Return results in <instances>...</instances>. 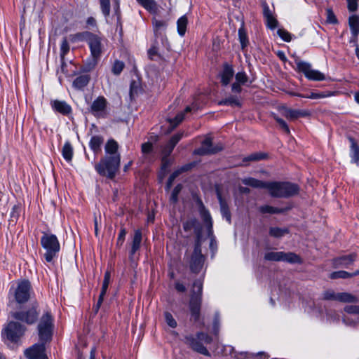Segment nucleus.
<instances>
[{
	"mask_svg": "<svg viewBox=\"0 0 359 359\" xmlns=\"http://www.w3.org/2000/svg\"><path fill=\"white\" fill-rule=\"evenodd\" d=\"M183 228L185 231L194 230L196 235L195 243L198 242V244H202V226L196 219H191L185 222Z\"/></svg>",
	"mask_w": 359,
	"mask_h": 359,
	"instance_id": "obj_14",
	"label": "nucleus"
},
{
	"mask_svg": "<svg viewBox=\"0 0 359 359\" xmlns=\"http://www.w3.org/2000/svg\"><path fill=\"white\" fill-rule=\"evenodd\" d=\"M327 21L328 22L332 23V24H335V23L337 22V20L335 15H334L332 11H330V10L327 11Z\"/></svg>",
	"mask_w": 359,
	"mask_h": 359,
	"instance_id": "obj_64",
	"label": "nucleus"
},
{
	"mask_svg": "<svg viewBox=\"0 0 359 359\" xmlns=\"http://www.w3.org/2000/svg\"><path fill=\"white\" fill-rule=\"evenodd\" d=\"M234 75V70L231 65L225 63L220 74L221 83L223 86H227Z\"/></svg>",
	"mask_w": 359,
	"mask_h": 359,
	"instance_id": "obj_20",
	"label": "nucleus"
},
{
	"mask_svg": "<svg viewBox=\"0 0 359 359\" xmlns=\"http://www.w3.org/2000/svg\"><path fill=\"white\" fill-rule=\"evenodd\" d=\"M174 148H175L174 147H171L170 143L168 142V144L163 147V149L162 150V153H163V156H169L170 155V154L172 153Z\"/></svg>",
	"mask_w": 359,
	"mask_h": 359,
	"instance_id": "obj_62",
	"label": "nucleus"
},
{
	"mask_svg": "<svg viewBox=\"0 0 359 359\" xmlns=\"http://www.w3.org/2000/svg\"><path fill=\"white\" fill-rule=\"evenodd\" d=\"M182 189V185L179 184H177L174 189L172 191L171 196H170V201L175 203L178 201V195L180 192L181 191Z\"/></svg>",
	"mask_w": 359,
	"mask_h": 359,
	"instance_id": "obj_53",
	"label": "nucleus"
},
{
	"mask_svg": "<svg viewBox=\"0 0 359 359\" xmlns=\"http://www.w3.org/2000/svg\"><path fill=\"white\" fill-rule=\"evenodd\" d=\"M201 304V299L200 298V297L191 296L189 303V307L191 316L192 318H194L195 321L198 320L200 316Z\"/></svg>",
	"mask_w": 359,
	"mask_h": 359,
	"instance_id": "obj_19",
	"label": "nucleus"
},
{
	"mask_svg": "<svg viewBox=\"0 0 359 359\" xmlns=\"http://www.w3.org/2000/svg\"><path fill=\"white\" fill-rule=\"evenodd\" d=\"M45 347L43 344H34L25 351L29 359H48L45 354Z\"/></svg>",
	"mask_w": 359,
	"mask_h": 359,
	"instance_id": "obj_15",
	"label": "nucleus"
},
{
	"mask_svg": "<svg viewBox=\"0 0 359 359\" xmlns=\"http://www.w3.org/2000/svg\"><path fill=\"white\" fill-rule=\"evenodd\" d=\"M126 233V229L121 228L116 241L117 246L121 247L123 244Z\"/></svg>",
	"mask_w": 359,
	"mask_h": 359,
	"instance_id": "obj_56",
	"label": "nucleus"
},
{
	"mask_svg": "<svg viewBox=\"0 0 359 359\" xmlns=\"http://www.w3.org/2000/svg\"><path fill=\"white\" fill-rule=\"evenodd\" d=\"M273 118L276 121V122L279 124L280 127L283 130V131L287 134H290V128H289L287 124L286 123V122L283 119L279 118L278 116H277L276 115L273 116Z\"/></svg>",
	"mask_w": 359,
	"mask_h": 359,
	"instance_id": "obj_54",
	"label": "nucleus"
},
{
	"mask_svg": "<svg viewBox=\"0 0 359 359\" xmlns=\"http://www.w3.org/2000/svg\"><path fill=\"white\" fill-rule=\"evenodd\" d=\"M180 175L179 174V172H177V170H175V172H173L170 176L169 177L168 180V182H167V185H166V187L168 189H169L172 184V182L173 181L175 180V178L177 177H178Z\"/></svg>",
	"mask_w": 359,
	"mask_h": 359,
	"instance_id": "obj_59",
	"label": "nucleus"
},
{
	"mask_svg": "<svg viewBox=\"0 0 359 359\" xmlns=\"http://www.w3.org/2000/svg\"><path fill=\"white\" fill-rule=\"evenodd\" d=\"M266 154L263 153H254L243 158V162L257 161L266 158Z\"/></svg>",
	"mask_w": 359,
	"mask_h": 359,
	"instance_id": "obj_46",
	"label": "nucleus"
},
{
	"mask_svg": "<svg viewBox=\"0 0 359 359\" xmlns=\"http://www.w3.org/2000/svg\"><path fill=\"white\" fill-rule=\"evenodd\" d=\"M153 145L151 142H145L142 144V151L143 154H149L151 151Z\"/></svg>",
	"mask_w": 359,
	"mask_h": 359,
	"instance_id": "obj_61",
	"label": "nucleus"
},
{
	"mask_svg": "<svg viewBox=\"0 0 359 359\" xmlns=\"http://www.w3.org/2000/svg\"><path fill=\"white\" fill-rule=\"evenodd\" d=\"M278 34L279 35V36L283 39L285 41H287V42H289L291 41V35L290 34L286 31L285 29H279L278 30Z\"/></svg>",
	"mask_w": 359,
	"mask_h": 359,
	"instance_id": "obj_55",
	"label": "nucleus"
},
{
	"mask_svg": "<svg viewBox=\"0 0 359 359\" xmlns=\"http://www.w3.org/2000/svg\"><path fill=\"white\" fill-rule=\"evenodd\" d=\"M69 50V46L66 39H64L60 46V57L61 60H65V56Z\"/></svg>",
	"mask_w": 359,
	"mask_h": 359,
	"instance_id": "obj_51",
	"label": "nucleus"
},
{
	"mask_svg": "<svg viewBox=\"0 0 359 359\" xmlns=\"http://www.w3.org/2000/svg\"><path fill=\"white\" fill-rule=\"evenodd\" d=\"M323 299L338 301L343 303H357L358 298L348 292H335L332 290H325L323 293Z\"/></svg>",
	"mask_w": 359,
	"mask_h": 359,
	"instance_id": "obj_7",
	"label": "nucleus"
},
{
	"mask_svg": "<svg viewBox=\"0 0 359 359\" xmlns=\"http://www.w3.org/2000/svg\"><path fill=\"white\" fill-rule=\"evenodd\" d=\"M148 55L151 60H154L155 57L158 56V48L156 46H152L149 49Z\"/></svg>",
	"mask_w": 359,
	"mask_h": 359,
	"instance_id": "obj_63",
	"label": "nucleus"
},
{
	"mask_svg": "<svg viewBox=\"0 0 359 359\" xmlns=\"http://www.w3.org/2000/svg\"><path fill=\"white\" fill-rule=\"evenodd\" d=\"M242 183L253 188L267 189L268 182H263L253 177H246L242 179Z\"/></svg>",
	"mask_w": 359,
	"mask_h": 359,
	"instance_id": "obj_28",
	"label": "nucleus"
},
{
	"mask_svg": "<svg viewBox=\"0 0 359 359\" xmlns=\"http://www.w3.org/2000/svg\"><path fill=\"white\" fill-rule=\"evenodd\" d=\"M63 158L68 162H70L73 157V147L69 142H66L62 150Z\"/></svg>",
	"mask_w": 359,
	"mask_h": 359,
	"instance_id": "obj_38",
	"label": "nucleus"
},
{
	"mask_svg": "<svg viewBox=\"0 0 359 359\" xmlns=\"http://www.w3.org/2000/svg\"><path fill=\"white\" fill-rule=\"evenodd\" d=\"M41 244L46 250L44 257L46 262H50L56 257L60 249L57 238L53 234L43 233L41 238Z\"/></svg>",
	"mask_w": 359,
	"mask_h": 359,
	"instance_id": "obj_4",
	"label": "nucleus"
},
{
	"mask_svg": "<svg viewBox=\"0 0 359 359\" xmlns=\"http://www.w3.org/2000/svg\"><path fill=\"white\" fill-rule=\"evenodd\" d=\"M103 142L104 138L102 136L94 135L90 140L89 146L95 154H97L101 151V146L102 145Z\"/></svg>",
	"mask_w": 359,
	"mask_h": 359,
	"instance_id": "obj_29",
	"label": "nucleus"
},
{
	"mask_svg": "<svg viewBox=\"0 0 359 359\" xmlns=\"http://www.w3.org/2000/svg\"><path fill=\"white\" fill-rule=\"evenodd\" d=\"M198 109L196 104H193L191 106H188L185 108L184 112H180L176 115V116L174 118L169 119V122L170 125L172 126V129L177 127L184 119V114L191 112L192 111H196Z\"/></svg>",
	"mask_w": 359,
	"mask_h": 359,
	"instance_id": "obj_21",
	"label": "nucleus"
},
{
	"mask_svg": "<svg viewBox=\"0 0 359 359\" xmlns=\"http://www.w3.org/2000/svg\"><path fill=\"white\" fill-rule=\"evenodd\" d=\"M184 342L193 351L199 353L205 356H210V353L205 348L204 344H209L212 342V337L208 334L200 332L194 335H187L185 337Z\"/></svg>",
	"mask_w": 359,
	"mask_h": 359,
	"instance_id": "obj_3",
	"label": "nucleus"
},
{
	"mask_svg": "<svg viewBox=\"0 0 359 359\" xmlns=\"http://www.w3.org/2000/svg\"><path fill=\"white\" fill-rule=\"evenodd\" d=\"M90 79L88 74L81 75L75 79L73 82V86L77 89H81L88 84Z\"/></svg>",
	"mask_w": 359,
	"mask_h": 359,
	"instance_id": "obj_35",
	"label": "nucleus"
},
{
	"mask_svg": "<svg viewBox=\"0 0 359 359\" xmlns=\"http://www.w3.org/2000/svg\"><path fill=\"white\" fill-rule=\"evenodd\" d=\"M100 8L102 13L105 16H108L110 13V1L109 0H100Z\"/></svg>",
	"mask_w": 359,
	"mask_h": 359,
	"instance_id": "obj_50",
	"label": "nucleus"
},
{
	"mask_svg": "<svg viewBox=\"0 0 359 359\" xmlns=\"http://www.w3.org/2000/svg\"><path fill=\"white\" fill-rule=\"evenodd\" d=\"M263 13L264 17L266 19V26L271 29H274L275 28H276L278 25V21L273 17L268 6L264 5Z\"/></svg>",
	"mask_w": 359,
	"mask_h": 359,
	"instance_id": "obj_26",
	"label": "nucleus"
},
{
	"mask_svg": "<svg viewBox=\"0 0 359 359\" xmlns=\"http://www.w3.org/2000/svg\"><path fill=\"white\" fill-rule=\"evenodd\" d=\"M223 147L221 144L213 145L212 140L210 137H206L202 142L200 148L194 151V154L198 155L213 154L222 150Z\"/></svg>",
	"mask_w": 359,
	"mask_h": 359,
	"instance_id": "obj_12",
	"label": "nucleus"
},
{
	"mask_svg": "<svg viewBox=\"0 0 359 359\" xmlns=\"http://www.w3.org/2000/svg\"><path fill=\"white\" fill-rule=\"evenodd\" d=\"M282 115L288 120H295L299 117H307L310 116V112L306 110H296L284 107L282 109Z\"/></svg>",
	"mask_w": 359,
	"mask_h": 359,
	"instance_id": "obj_18",
	"label": "nucleus"
},
{
	"mask_svg": "<svg viewBox=\"0 0 359 359\" xmlns=\"http://www.w3.org/2000/svg\"><path fill=\"white\" fill-rule=\"evenodd\" d=\"M120 163V155L106 156L95 165V170L100 175L113 179L119 169Z\"/></svg>",
	"mask_w": 359,
	"mask_h": 359,
	"instance_id": "obj_2",
	"label": "nucleus"
},
{
	"mask_svg": "<svg viewBox=\"0 0 359 359\" xmlns=\"http://www.w3.org/2000/svg\"><path fill=\"white\" fill-rule=\"evenodd\" d=\"M12 316L17 320L32 324L36 320L38 313L36 309L33 308L27 312H15L12 314Z\"/></svg>",
	"mask_w": 359,
	"mask_h": 359,
	"instance_id": "obj_16",
	"label": "nucleus"
},
{
	"mask_svg": "<svg viewBox=\"0 0 359 359\" xmlns=\"http://www.w3.org/2000/svg\"><path fill=\"white\" fill-rule=\"evenodd\" d=\"M142 242V232L137 229L135 231L132 247L130 250V255H133L140 248Z\"/></svg>",
	"mask_w": 359,
	"mask_h": 359,
	"instance_id": "obj_33",
	"label": "nucleus"
},
{
	"mask_svg": "<svg viewBox=\"0 0 359 359\" xmlns=\"http://www.w3.org/2000/svg\"><path fill=\"white\" fill-rule=\"evenodd\" d=\"M93 60L96 62L101 57L104 50L102 39L93 33H91L88 41Z\"/></svg>",
	"mask_w": 359,
	"mask_h": 359,
	"instance_id": "obj_9",
	"label": "nucleus"
},
{
	"mask_svg": "<svg viewBox=\"0 0 359 359\" xmlns=\"http://www.w3.org/2000/svg\"><path fill=\"white\" fill-rule=\"evenodd\" d=\"M125 65L120 60H116L112 66L111 72L115 75H119L123 71Z\"/></svg>",
	"mask_w": 359,
	"mask_h": 359,
	"instance_id": "obj_48",
	"label": "nucleus"
},
{
	"mask_svg": "<svg viewBox=\"0 0 359 359\" xmlns=\"http://www.w3.org/2000/svg\"><path fill=\"white\" fill-rule=\"evenodd\" d=\"M164 317L166 323L172 328H175L177 325L176 320L174 319L172 315L170 312H165Z\"/></svg>",
	"mask_w": 359,
	"mask_h": 359,
	"instance_id": "obj_52",
	"label": "nucleus"
},
{
	"mask_svg": "<svg viewBox=\"0 0 359 359\" xmlns=\"http://www.w3.org/2000/svg\"><path fill=\"white\" fill-rule=\"evenodd\" d=\"M296 65L298 70L302 72L308 79L312 81H323L325 79V74L318 70L313 69L310 63L297 60Z\"/></svg>",
	"mask_w": 359,
	"mask_h": 359,
	"instance_id": "obj_8",
	"label": "nucleus"
},
{
	"mask_svg": "<svg viewBox=\"0 0 359 359\" xmlns=\"http://www.w3.org/2000/svg\"><path fill=\"white\" fill-rule=\"evenodd\" d=\"M151 21L153 25V30L155 34V36H161L167 28L168 21L158 20L156 17H154Z\"/></svg>",
	"mask_w": 359,
	"mask_h": 359,
	"instance_id": "obj_23",
	"label": "nucleus"
},
{
	"mask_svg": "<svg viewBox=\"0 0 359 359\" xmlns=\"http://www.w3.org/2000/svg\"><path fill=\"white\" fill-rule=\"evenodd\" d=\"M355 259V255L351 254L348 255L342 256L340 257H337L334 259L333 264L336 267L339 266H348V265L353 264V262Z\"/></svg>",
	"mask_w": 359,
	"mask_h": 359,
	"instance_id": "obj_25",
	"label": "nucleus"
},
{
	"mask_svg": "<svg viewBox=\"0 0 359 359\" xmlns=\"http://www.w3.org/2000/svg\"><path fill=\"white\" fill-rule=\"evenodd\" d=\"M204 262L205 257L201 253V244L195 243L194 252L189 260L191 271L198 273L203 269Z\"/></svg>",
	"mask_w": 359,
	"mask_h": 359,
	"instance_id": "obj_6",
	"label": "nucleus"
},
{
	"mask_svg": "<svg viewBox=\"0 0 359 359\" xmlns=\"http://www.w3.org/2000/svg\"><path fill=\"white\" fill-rule=\"evenodd\" d=\"M91 32H79L76 33L75 34L71 35V40L73 42H77V41H86L88 42V38L90 35Z\"/></svg>",
	"mask_w": 359,
	"mask_h": 359,
	"instance_id": "obj_42",
	"label": "nucleus"
},
{
	"mask_svg": "<svg viewBox=\"0 0 359 359\" xmlns=\"http://www.w3.org/2000/svg\"><path fill=\"white\" fill-rule=\"evenodd\" d=\"M23 327L18 323L10 322L4 328V333L8 339L17 341L24 333Z\"/></svg>",
	"mask_w": 359,
	"mask_h": 359,
	"instance_id": "obj_10",
	"label": "nucleus"
},
{
	"mask_svg": "<svg viewBox=\"0 0 359 359\" xmlns=\"http://www.w3.org/2000/svg\"><path fill=\"white\" fill-rule=\"evenodd\" d=\"M187 18L186 16H182L177 20V32L180 36H184L187 26Z\"/></svg>",
	"mask_w": 359,
	"mask_h": 359,
	"instance_id": "obj_41",
	"label": "nucleus"
},
{
	"mask_svg": "<svg viewBox=\"0 0 359 359\" xmlns=\"http://www.w3.org/2000/svg\"><path fill=\"white\" fill-rule=\"evenodd\" d=\"M348 8L350 11H355L358 8V0H347Z\"/></svg>",
	"mask_w": 359,
	"mask_h": 359,
	"instance_id": "obj_60",
	"label": "nucleus"
},
{
	"mask_svg": "<svg viewBox=\"0 0 359 359\" xmlns=\"http://www.w3.org/2000/svg\"><path fill=\"white\" fill-rule=\"evenodd\" d=\"M238 93H233L232 95H230L225 97L224 99L220 100L218 102V104L219 105H228L231 107H241V102L240 100V97L238 95Z\"/></svg>",
	"mask_w": 359,
	"mask_h": 359,
	"instance_id": "obj_27",
	"label": "nucleus"
},
{
	"mask_svg": "<svg viewBox=\"0 0 359 359\" xmlns=\"http://www.w3.org/2000/svg\"><path fill=\"white\" fill-rule=\"evenodd\" d=\"M236 81L231 85L232 93H241L242 91L241 85L248 81V76L244 72H238L235 76Z\"/></svg>",
	"mask_w": 359,
	"mask_h": 359,
	"instance_id": "obj_17",
	"label": "nucleus"
},
{
	"mask_svg": "<svg viewBox=\"0 0 359 359\" xmlns=\"http://www.w3.org/2000/svg\"><path fill=\"white\" fill-rule=\"evenodd\" d=\"M105 151L109 156L120 155L117 151L118 149V144L114 140H109L105 144Z\"/></svg>",
	"mask_w": 359,
	"mask_h": 359,
	"instance_id": "obj_37",
	"label": "nucleus"
},
{
	"mask_svg": "<svg viewBox=\"0 0 359 359\" xmlns=\"http://www.w3.org/2000/svg\"><path fill=\"white\" fill-rule=\"evenodd\" d=\"M289 233L287 228L271 227L269 229V234L274 238H280Z\"/></svg>",
	"mask_w": 359,
	"mask_h": 359,
	"instance_id": "obj_40",
	"label": "nucleus"
},
{
	"mask_svg": "<svg viewBox=\"0 0 359 359\" xmlns=\"http://www.w3.org/2000/svg\"><path fill=\"white\" fill-rule=\"evenodd\" d=\"M137 2L142 6L146 10L151 13H156L158 7L154 0H137Z\"/></svg>",
	"mask_w": 359,
	"mask_h": 359,
	"instance_id": "obj_36",
	"label": "nucleus"
},
{
	"mask_svg": "<svg viewBox=\"0 0 359 359\" xmlns=\"http://www.w3.org/2000/svg\"><path fill=\"white\" fill-rule=\"evenodd\" d=\"M266 189L274 198H290L299 191V186L290 182H268Z\"/></svg>",
	"mask_w": 359,
	"mask_h": 359,
	"instance_id": "obj_1",
	"label": "nucleus"
},
{
	"mask_svg": "<svg viewBox=\"0 0 359 359\" xmlns=\"http://www.w3.org/2000/svg\"><path fill=\"white\" fill-rule=\"evenodd\" d=\"M38 330L41 341L46 342L50 339L53 331V319L48 312L46 313L41 318Z\"/></svg>",
	"mask_w": 359,
	"mask_h": 359,
	"instance_id": "obj_5",
	"label": "nucleus"
},
{
	"mask_svg": "<svg viewBox=\"0 0 359 359\" xmlns=\"http://www.w3.org/2000/svg\"><path fill=\"white\" fill-rule=\"evenodd\" d=\"M289 209H290L289 208H275L273 206L266 205L261 206L259 208V210L262 213L278 214V213H283Z\"/></svg>",
	"mask_w": 359,
	"mask_h": 359,
	"instance_id": "obj_39",
	"label": "nucleus"
},
{
	"mask_svg": "<svg viewBox=\"0 0 359 359\" xmlns=\"http://www.w3.org/2000/svg\"><path fill=\"white\" fill-rule=\"evenodd\" d=\"M351 142L350 155L351 161L354 163L358 164L359 162V147L353 137L348 138Z\"/></svg>",
	"mask_w": 359,
	"mask_h": 359,
	"instance_id": "obj_30",
	"label": "nucleus"
},
{
	"mask_svg": "<svg viewBox=\"0 0 359 359\" xmlns=\"http://www.w3.org/2000/svg\"><path fill=\"white\" fill-rule=\"evenodd\" d=\"M51 106L54 110L62 115H68L72 112V107L65 101L53 100L51 102Z\"/></svg>",
	"mask_w": 359,
	"mask_h": 359,
	"instance_id": "obj_22",
	"label": "nucleus"
},
{
	"mask_svg": "<svg viewBox=\"0 0 359 359\" xmlns=\"http://www.w3.org/2000/svg\"><path fill=\"white\" fill-rule=\"evenodd\" d=\"M31 284L28 280H22L19 283L15 292V298L17 302L22 304L28 301L30 297Z\"/></svg>",
	"mask_w": 359,
	"mask_h": 359,
	"instance_id": "obj_11",
	"label": "nucleus"
},
{
	"mask_svg": "<svg viewBox=\"0 0 359 359\" xmlns=\"http://www.w3.org/2000/svg\"><path fill=\"white\" fill-rule=\"evenodd\" d=\"M200 215H201V217L203 222L207 226V230H208V234L212 236V217L210 216L209 211L205 208L203 203H201V205Z\"/></svg>",
	"mask_w": 359,
	"mask_h": 359,
	"instance_id": "obj_24",
	"label": "nucleus"
},
{
	"mask_svg": "<svg viewBox=\"0 0 359 359\" xmlns=\"http://www.w3.org/2000/svg\"><path fill=\"white\" fill-rule=\"evenodd\" d=\"M218 200L220 205V211L222 216L229 222H231V212L229 209L228 205L226 201L222 198L219 193L217 194Z\"/></svg>",
	"mask_w": 359,
	"mask_h": 359,
	"instance_id": "obj_32",
	"label": "nucleus"
},
{
	"mask_svg": "<svg viewBox=\"0 0 359 359\" xmlns=\"http://www.w3.org/2000/svg\"><path fill=\"white\" fill-rule=\"evenodd\" d=\"M194 291L192 296H198L201 299L203 284L201 280H198L194 283Z\"/></svg>",
	"mask_w": 359,
	"mask_h": 359,
	"instance_id": "obj_49",
	"label": "nucleus"
},
{
	"mask_svg": "<svg viewBox=\"0 0 359 359\" xmlns=\"http://www.w3.org/2000/svg\"><path fill=\"white\" fill-rule=\"evenodd\" d=\"M348 23L351 34L355 38L359 34V17L358 15H352L348 19Z\"/></svg>",
	"mask_w": 359,
	"mask_h": 359,
	"instance_id": "obj_34",
	"label": "nucleus"
},
{
	"mask_svg": "<svg viewBox=\"0 0 359 359\" xmlns=\"http://www.w3.org/2000/svg\"><path fill=\"white\" fill-rule=\"evenodd\" d=\"M107 101L103 96H99L92 103L90 112L97 118H104L106 115Z\"/></svg>",
	"mask_w": 359,
	"mask_h": 359,
	"instance_id": "obj_13",
	"label": "nucleus"
},
{
	"mask_svg": "<svg viewBox=\"0 0 359 359\" xmlns=\"http://www.w3.org/2000/svg\"><path fill=\"white\" fill-rule=\"evenodd\" d=\"M283 262H286L290 264H301L302 260L301 257L294 252H282V259Z\"/></svg>",
	"mask_w": 359,
	"mask_h": 359,
	"instance_id": "obj_31",
	"label": "nucleus"
},
{
	"mask_svg": "<svg viewBox=\"0 0 359 359\" xmlns=\"http://www.w3.org/2000/svg\"><path fill=\"white\" fill-rule=\"evenodd\" d=\"M352 277V274L346 272L345 271H335L330 274V278L332 279H337V278H349Z\"/></svg>",
	"mask_w": 359,
	"mask_h": 359,
	"instance_id": "obj_47",
	"label": "nucleus"
},
{
	"mask_svg": "<svg viewBox=\"0 0 359 359\" xmlns=\"http://www.w3.org/2000/svg\"><path fill=\"white\" fill-rule=\"evenodd\" d=\"M344 311L351 314H359V306L349 305L344 307Z\"/></svg>",
	"mask_w": 359,
	"mask_h": 359,
	"instance_id": "obj_58",
	"label": "nucleus"
},
{
	"mask_svg": "<svg viewBox=\"0 0 359 359\" xmlns=\"http://www.w3.org/2000/svg\"><path fill=\"white\" fill-rule=\"evenodd\" d=\"M334 95V92L311 93L309 95L303 96L310 99H320L330 97Z\"/></svg>",
	"mask_w": 359,
	"mask_h": 359,
	"instance_id": "obj_45",
	"label": "nucleus"
},
{
	"mask_svg": "<svg viewBox=\"0 0 359 359\" xmlns=\"http://www.w3.org/2000/svg\"><path fill=\"white\" fill-rule=\"evenodd\" d=\"M184 133H180L175 135H173L170 141L168 142L171 147H175V145L179 142V141L182 138Z\"/></svg>",
	"mask_w": 359,
	"mask_h": 359,
	"instance_id": "obj_57",
	"label": "nucleus"
},
{
	"mask_svg": "<svg viewBox=\"0 0 359 359\" xmlns=\"http://www.w3.org/2000/svg\"><path fill=\"white\" fill-rule=\"evenodd\" d=\"M264 259L267 261L280 262L282 259V252H268L264 255Z\"/></svg>",
	"mask_w": 359,
	"mask_h": 359,
	"instance_id": "obj_43",
	"label": "nucleus"
},
{
	"mask_svg": "<svg viewBox=\"0 0 359 359\" xmlns=\"http://www.w3.org/2000/svg\"><path fill=\"white\" fill-rule=\"evenodd\" d=\"M238 37L241 45V48L243 50L248 44V39L247 36L246 32L243 27H241L238 29Z\"/></svg>",
	"mask_w": 359,
	"mask_h": 359,
	"instance_id": "obj_44",
	"label": "nucleus"
}]
</instances>
